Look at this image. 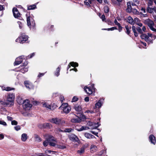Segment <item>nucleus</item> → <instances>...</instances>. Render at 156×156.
<instances>
[{
	"label": "nucleus",
	"instance_id": "1",
	"mask_svg": "<svg viewBox=\"0 0 156 156\" xmlns=\"http://www.w3.org/2000/svg\"><path fill=\"white\" fill-rule=\"evenodd\" d=\"M87 125L90 127V128L84 126H81L80 128H78L77 126H76L75 129L78 131H80L83 130H87L89 129H93L98 127L100 125L98 122L95 123L94 122H91L89 121L87 123Z\"/></svg>",
	"mask_w": 156,
	"mask_h": 156
},
{
	"label": "nucleus",
	"instance_id": "2",
	"mask_svg": "<svg viewBox=\"0 0 156 156\" xmlns=\"http://www.w3.org/2000/svg\"><path fill=\"white\" fill-rule=\"evenodd\" d=\"M140 37L142 39H144L148 44H152L153 41L156 38V35L149 33H148L147 35L142 34Z\"/></svg>",
	"mask_w": 156,
	"mask_h": 156
},
{
	"label": "nucleus",
	"instance_id": "3",
	"mask_svg": "<svg viewBox=\"0 0 156 156\" xmlns=\"http://www.w3.org/2000/svg\"><path fill=\"white\" fill-rule=\"evenodd\" d=\"M15 98V95L13 93H9L7 98V100L5 103L9 106H10L13 105V101Z\"/></svg>",
	"mask_w": 156,
	"mask_h": 156
},
{
	"label": "nucleus",
	"instance_id": "4",
	"mask_svg": "<svg viewBox=\"0 0 156 156\" xmlns=\"http://www.w3.org/2000/svg\"><path fill=\"white\" fill-rule=\"evenodd\" d=\"M26 16H27V24L30 28H32L33 29H35V23L33 18L30 16H28L26 14Z\"/></svg>",
	"mask_w": 156,
	"mask_h": 156
},
{
	"label": "nucleus",
	"instance_id": "5",
	"mask_svg": "<svg viewBox=\"0 0 156 156\" xmlns=\"http://www.w3.org/2000/svg\"><path fill=\"white\" fill-rule=\"evenodd\" d=\"M28 36L26 35L25 34H22L16 40V41L23 44L28 40Z\"/></svg>",
	"mask_w": 156,
	"mask_h": 156
},
{
	"label": "nucleus",
	"instance_id": "6",
	"mask_svg": "<svg viewBox=\"0 0 156 156\" xmlns=\"http://www.w3.org/2000/svg\"><path fill=\"white\" fill-rule=\"evenodd\" d=\"M59 109H62L63 111L66 113H68L71 110V108L68 106L67 103H63L59 107Z\"/></svg>",
	"mask_w": 156,
	"mask_h": 156
},
{
	"label": "nucleus",
	"instance_id": "7",
	"mask_svg": "<svg viewBox=\"0 0 156 156\" xmlns=\"http://www.w3.org/2000/svg\"><path fill=\"white\" fill-rule=\"evenodd\" d=\"M144 23L148 26L151 30L154 32H156V29L153 27L154 24L153 21L148 19L144 21Z\"/></svg>",
	"mask_w": 156,
	"mask_h": 156
},
{
	"label": "nucleus",
	"instance_id": "8",
	"mask_svg": "<svg viewBox=\"0 0 156 156\" xmlns=\"http://www.w3.org/2000/svg\"><path fill=\"white\" fill-rule=\"evenodd\" d=\"M32 105L29 103V101L27 99L23 101V109L26 111L29 110Z\"/></svg>",
	"mask_w": 156,
	"mask_h": 156
},
{
	"label": "nucleus",
	"instance_id": "9",
	"mask_svg": "<svg viewBox=\"0 0 156 156\" xmlns=\"http://www.w3.org/2000/svg\"><path fill=\"white\" fill-rule=\"evenodd\" d=\"M74 108L77 112L76 114H77L78 115L79 114L80 117H82L83 119L85 118V116L82 114V108L81 106L78 105H76L74 107Z\"/></svg>",
	"mask_w": 156,
	"mask_h": 156
},
{
	"label": "nucleus",
	"instance_id": "10",
	"mask_svg": "<svg viewBox=\"0 0 156 156\" xmlns=\"http://www.w3.org/2000/svg\"><path fill=\"white\" fill-rule=\"evenodd\" d=\"M12 12L14 17L15 18L21 19L20 14L18 12L17 9L16 8H14L12 9Z\"/></svg>",
	"mask_w": 156,
	"mask_h": 156
},
{
	"label": "nucleus",
	"instance_id": "11",
	"mask_svg": "<svg viewBox=\"0 0 156 156\" xmlns=\"http://www.w3.org/2000/svg\"><path fill=\"white\" fill-rule=\"evenodd\" d=\"M28 63L26 61H25L23 64V65L22 66H21V67L22 66H24L23 68H22L20 69L17 71V72H20L22 73H25L27 72L28 71V68L27 67H25V66H27V65Z\"/></svg>",
	"mask_w": 156,
	"mask_h": 156
},
{
	"label": "nucleus",
	"instance_id": "12",
	"mask_svg": "<svg viewBox=\"0 0 156 156\" xmlns=\"http://www.w3.org/2000/svg\"><path fill=\"white\" fill-rule=\"evenodd\" d=\"M104 99H99L98 102L95 104V106L94 107V109H99L101 107L103 103Z\"/></svg>",
	"mask_w": 156,
	"mask_h": 156
},
{
	"label": "nucleus",
	"instance_id": "13",
	"mask_svg": "<svg viewBox=\"0 0 156 156\" xmlns=\"http://www.w3.org/2000/svg\"><path fill=\"white\" fill-rule=\"evenodd\" d=\"M23 59H24V56L23 55L17 58L14 63V65H18L20 64L23 61Z\"/></svg>",
	"mask_w": 156,
	"mask_h": 156
},
{
	"label": "nucleus",
	"instance_id": "14",
	"mask_svg": "<svg viewBox=\"0 0 156 156\" xmlns=\"http://www.w3.org/2000/svg\"><path fill=\"white\" fill-rule=\"evenodd\" d=\"M26 87L29 89H33L34 86L32 83L28 81H25L24 82Z\"/></svg>",
	"mask_w": 156,
	"mask_h": 156
},
{
	"label": "nucleus",
	"instance_id": "15",
	"mask_svg": "<svg viewBox=\"0 0 156 156\" xmlns=\"http://www.w3.org/2000/svg\"><path fill=\"white\" fill-rule=\"evenodd\" d=\"M49 121L51 123L57 125H59L61 122V119L58 118H52L50 119Z\"/></svg>",
	"mask_w": 156,
	"mask_h": 156
},
{
	"label": "nucleus",
	"instance_id": "16",
	"mask_svg": "<svg viewBox=\"0 0 156 156\" xmlns=\"http://www.w3.org/2000/svg\"><path fill=\"white\" fill-rule=\"evenodd\" d=\"M70 140L74 142H78L79 139L77 136L74 134H71L69 136Z\"/></svg>",
	"mask_w": 156,
	"mask_h": 156
},
{
	"label": "nucleus",
	"instance_id": "17",
	"mask_svg": "<svg viewBox=\"0 0 156 156\" xmlns=\"http://www.w3.org/2000/svg\"><path fill=\"white\" fill-rule=\"evenodd\" d=\"M80 115H77L76 118H73L71 119V122L73 123H79L81 122V119Z\"/></svg>",
	"mask_w": 156,
	"mask_h": 156
},
{
	"label": "nucleus",
	"instance_id": "18",
	"mask_svg": "<svg viewBox=\"0 0 156 156\" xmlns=\"http://www.w3.org/2000/svg\"><path fill=\"white\" fill-rule=\"evenodd\" d=\"M41 103L42 104L43 106L44 107L48 109H51V105L47 102L45 101H42L41 102Z\"/></svg>",
	"mask_w": 156,
	"mask_h": 156
},
{
	"label": "nucleus",
	"instance_id": "19",
	"mask_svg": "<svg viewBox=\"0 0 156 156\" xmlns=\"http://www.w3.org/2000/svg\"><path fill=\"white\" fill-rule=\"evenodd\" d=\"M44 137L45 138H46L47 139V140H48L49 142L55 141V138L51 135L48 134L45 135L44 136Z\"/></svg>",
	"mask_w": 156,
	"mask_h": 156
},
{
	"label": "nucleus",
	"instance_id": "20",
	"mask_svg": "<svg viewBox=\"0 0 156 156\" xmlns=\"http://www.w3.org/2000/svg\"><path fill=\"white\" fill-rule=\"evenodd\" d=\"M84 90L85 91L87 94H91L93 93V90L89 87H84Z\"/></svg>",
	"mask_w": 156,
	"mask_h": 156
},
{
	"label": "nucleus",
	"instance_id": "21",
	"mask_svg": "<svg viewBox=\"0 0 156 156\" xmlns=\"http://www.w3.org/2000/svg\"><path fill=\"white\" fill-rule=\"evenodd\" d=\"M149 140L151 143L154 144L156 143V140L155 137L153 135H151L149 136Z\"/></svg>",
	"mask_w": 156,
	"mask_h": 156
},
{
	"label": "nucleus",
	"instance_id": "22",
	"mask_svg": "<svg viewBox=\"0 0 156 156\" xmlns=\"http://www.w3.org/2000/svg\"><path fill=\"white\" fill-rule=\"evenodd\" d=\"M72 66L73 67H77L78 66V64L77 63L73 62H70L68 66L67 70Z\"/></svg>",
	"mask_w": 156,
	"mask_h": 156
},
{
	"label": "nucleus",
	"instance_id": "23",
	"mask_svg": "<svg viewBox=\"0 0 156 156\" xmlns=\"http://www.w3.org/2000/svg\"><path fill=\"white\" fill-rule=\"evenodd\" d=\"M61 69V66H59L56 69V71L54 72V75L55 76H58L59 75Z\"/></svg>",
	"mask_w": 156,
	"mask_h": 156
},
{
	"label": "nucleus",
	"instance_id": "24",
	"mask_svg": "<svg viewBox=\"0 0 156 156\" xmlns=\"http://www.w3.org/2000/svg\"><path fill=\"white\" fill-rule=\"evenodd\" d=\"M37 3L32 5L27 6V9L28 10H33L37 8L36 5Z\"/></svg>",
	"mask_w": 156,
	"mask_h": 156
},
{
	"label": "nucleus",
	"instance_id": "25",
	"mask_svg": "<svg viewBox=\"0 0 156 156\" xmlns=\"http://www.w3.org/2000/svg\"><path fill=\"white\" fill-rule=\"evenodd\" d=\"M2 90H6L7 91H9L12 90H14L15 88L13 87H2Z\"/></svg>",
	"mask_w": 156,
	"mask_h": 156
},
{
	"label": "nucleus",
	"instance_id": "26",
	"mask_svg": "<svg viewBox=\"0 0 156 156\" xmlns=\"http://www.w3.org/2000/svg\"><path fill=\"white\" fill-rule=\"evenodd\" d=\"M127 21L128 23H129L130 24L133 25L135 23V22L133 20L132 18L130 16H129L127 18Z\"/></svg>",
	"mask_w": 156,
	"mask_h": 156
},
{
	"label": "nucleus",
	"instance_id": "27",
	"mask_svg": "<svg viewBox=\"0 0 156 156\" xmlns=\"http://www.w3.org/2000/svg\"><path fill=\"white\" fill-rule=\"evenodd\" d=\"M97 147L94 145H92L91 146L90 148V151L91 153H94V152L97 151Z\"/></svg>",
	"mask_w": 156,
	"mask_h": 156
},
{
	"label": "nucleus",
	"instance_id": "28",
	"mask_svg": "<svg viewBox=\"0 0 156 156\" xmlns=\"http://www.w3.org/2000/svg\"><path fill=\"white\" fill-rule=\"evenodd\" d=\"M84 136L85 137L88 139H93L95 138V136L94 135L88 133H85Z\"/></svg>",
	"mask_w": 156,
	"mask_h": 156
},
{
	"label": "nucleus",
	"instance_id": "29",
	"mask_svg": "<svg viewBox=\"0 0 156 156\" xmlns=\"http://www.w3.org/2000/svg\"><path fill=\"white\" fill-rule=\"evenodd\" d=\"M27 138V135L26 133H23L21 136V140L23 141H25Z\"/></svg>",
	"mask_w": 156,
	"mask_h": 156
},
{
	"label": "nucleus",
	"instance_id": "30",
	"mask_svg": "<svg viewBox=\"0 0 156 156\" xmlns=\"http://www.w3.org/2000/svg\"><path fill=\"white\" fill-rule=\"evenodd\" d=\"M132 29L133 30V31L134 36L135 37H137L138 36V34L136 31V27L134 26H132Z\"/></svg>",
	"mask_w": 156,
	"mask_h": 156
},
{
	"label": "nucleus",
	"instance_id": "31",
	"mask_svg": "<svg viewBox=\"0 0 156 156\" xmlns=\"http://www.w3.org/2000/svg\"><path fill=\"white\" fill-rule=\"evenodd\" d=\"M125 27L126 29V33L128 34L129 35L130 33V30L131 29V27L130 26H129L128 25H126Z\"/></svg>",
	"mask_w": 156,
	"mask_h": 156
},
{
	"label": "nucleus",
	"instance_id": "32",
	"mask_svg": "<svg viewBox=\"0 0 156 156\" xmlns=\"http://www.w3.org/2000/svg\"><path fill=\"white\" fill-rule=\"evenodd\" d=\"M85 147H81L80 149L77 152L78 154H81L83 153L85 151Z\"/></svg>",
	"mask_w": 156,
	"mask_h": 156
},
{
	"label": "nucleus",
	"instance_id": "33",
	"mask_svg": "<svg viewBox=\"0 0 156 156\" xmlns=\"http://www.w3.org/2000/svg\"><path fill=\"white\" fill-rule=\"evenodd\" d=\"M17 101L18 103L21 104L23 103V101L21 97L19 96L18 97Z\"/></svg>",
	"mask_w": 156,
	"mask_h": 156
},
{
	"label": "nucleus",
	"instance_id": "34",
	"mask_svg": "<svg viewBox=\"0 0 156 156\" xmlns=\"http://www.w3.org/2000/svg\"><path fill=\"white\" fill-rule=\"evenodd\" d=\"M44 127L45 128H50L51 127V125L49 123H46L43 124Z\"/></svg>",
	"mask_w": 156,
	"mask_h": 156
},
{
	"label": "nucleus",
	"instance_id": "35",
	"mask_svg": "<svg viewBox=\"0 0 156 156\" xmlns=\"http://www.w3.org/2000/svg\"><path fill=\"white\" fill-rule=\"evenodd\" d=\"M35 137L36 141L37 142H39L41 141V139L40 137L38 135H35Z\"/></svg>",
	"mask_w": 156,
	"mask_h": 156
},
{
	"label": "nucleus",
	"instance_id": "36",
	"mask_svg": "<svg viewBox=\"0 0 156 156\" xmlns=\"http://www.w3.org/2000/svg\"><path fill=\"white\" fill-rule=\"evenodd\" d=\"M46 140L43 142V145L45 147L47 146L49 143V141L48 140H47V139L46 138Z\"/></svg>",
	"mask_w": 156,
	"mask_h": 156
},
{
	"label": "nucleus",
	"instance_id": "37",
	"mask_svg": "<svg viewBox=\"0 0 156 156\" xmlns=\"http://www.w3.org/2000/svg\"><path fill=\"white\" fill-rule=\"evenodd\" d=\"M52 152L54 153L55 152V151H52L51 150H46L45 151V154L48 156H49V155L48 154H50Z\"/></svg>",
	"mask_w": 156,
	"mask_h": 156
},
{
	"label": "nucleus",
	"instance_id": "38",
	"mask_svg": "<svg viewBox=\"0 0 156 156\" xmlns=\"http://www.w3.org/2000/svg\"><path fill=\"white\" fill-rule=\"evenodd\" d=\"M56 132L57 133H58L59 132H64V130L60 128H57L55 129Z\"/></svg>",
	"mask_w": 156,
	"mask_h": 156
},
{
	"label": "nucleus",
	"instance_id": "39",
	"mask_svg": "<svg viewBox=\"0 0 156 156\" xmlns=\"http://www.w3.org/2000/svg\"><path fill=\"white\" fill-rule=\"evenodd\" d=\"M64 130V132L69 133L71 132L72 129L71 128H66Z\"/></svg>",
	"mask_w": 156,
	"mask_h": 156
},
{
	"label": "nucleus",
	"instance_id": "40",
	"mask_svg": "<svg viewBox=\"0 0 156 156\" xmlns=\"http://www.w3.org/2000/svg\"><path fill=\"white\" fill-rule=\"evenodd\" d=\"M104 10L105 13H107L109 12V9L108 6H105L104 7Z\"/></svg>",
	"mask_w": 156,
	"mask_h": 156
},
{
	"label": "nucleus",
	"instance_id": "41",
	"mask_svg": "<svg viewBox=\"0 0 156 156\" xmlns=\"http://www.w3.org/2000/svg\"><path fill=\"white\" fill-rule=\"evenodd\" d=\"M106 153V150H103L100 151L98 154V156H101L104 153Z\"/></svg>",
	"mask_w": 156,
	"mask_h": 156
},
{
	"label": "nucleus",
	"instance_id": "42",
	"mask_svg": "<svg viewBox=\"0 0 156 156\" xmlns=\"http://www.w3.org/2000/svg\"><path fill=\"white\" fill-rule=\"evenodd\" d=\"M132 11L135 14H139V12H138L137 10L136 9H133V10H132Z\"/></svg>",
	"mask_w": 156,
	"mask_h": 156
},
{
	"label": "nucleus",
	"instance_id": "43",
	"mask_svg": "<svg viewBox=\"0 0 156 156\" xmlns=\"http://www.w3.org/2000/svg\"><path fill=\"white\" fill-rule=\"evenodd\" d=\"M136 29L137 30V31L140 34H143L142 30L140 28L138 27L137 28H136Z\"/></svg>",
	"mask_w": 156,
	"mask_h": 156
},
{
	"label": "nucleus",
	"instance_id": "44",
	"mask_svg": "<svg viewBox=\"0 0 156 156\" xmlns=\"http://www.w3.org/2000/svg\"><path fill=\"white\" fill-rule=\"evenodd\" d=\"M78 100V98L77 97L74 96L73 98L72 99V102H74L77 101Z\"/></svg>",
	"mask_w": 156,
	"mask_h": 156
},
{
	"label": "nucleus",
	"instance_id": "45",
	"mask_svg": "<svg viewBox=\"0 0 156 156\" xmlns=\"http://www.w3.org/2000/svg\"><path fill=\"white\" fill-rule=\"evenodd\" d=\"M0 124L3 125L5 126H7L6 122L3 120H0Z\"/></svg>",
	"mask_w": 156,
	"mask_h": 156
},
{
	"label": "nucleus",
	"instance_id": "46",
	"mask_svg": "<svg viewBox=\"0 0 156 156\" xmlns=\"http://www.w3.org/2000/svg\"><path fill=\"white\" fill-rule=\"evenodd\" d=\"M35 54L34 53H32L30 54L27 57V58H32L34 56Z\"/></svg>",
	"mask_w": 156,
	"mask_h": 156
},
{
	"label": "nucleus",
	"instance_id": "47",
	"mask_svg": "<svg viewBox=\"0 0 156 156\" xmlns=\"http://www.w3.org/2000/svg\"><path fill=\"white\" fill-rule=\"evenodd\" d=\"M117 28L116 27H112L111 28H108V31H110V30H111V31H112V30H117Z\"/></svg>",
	"mask_w": 156,
	"mask_h": 156
},
{
	"label": "nucleus",
	"instance_id": "48",
	"mask_svg": "<svg viewBox=\"0 0 156 156\" xmlns=\"http://www.w3.org/2000/svg\"><path fill=\"white\" fill-rule=\"evenodd\" d=\"M147 10L148 12L150 13H152L153 12V9L148 7Z\"/></svg>",
	"mask_w": 156,
	"mask_h": 156
},
{
	"label": "nucleus",
	"instance_id": "49",
	"mask_svg": "<svg viewBox=\"0 0 156 156\" xmlns=\"http://www.w3.org/2000/svg\"><path fill=\"white\" fill-rule=\"evenodd\" d=\"M153 1L154 3L156 5V0H149L148 4L151 5L153 3Z\"/></svg>",
	"mask_w": 156,
	"mask_h": 156
},
{
	"label": "nucleus",
	"instance_id": "50",
	"mask_svg": "<svg viewBox=\"0 0 156 156\" xmlns=\"http://www.w3.org/2000/svg\"><path fill=\"white\" fill-rule=\"evenodd\" d=\"M17 122L16 120L12 121L11 122V124L13 125H16L17 124Z\"/></svg>",
	"mask_w": 156,
	"mask_h": 156
},
{
	"label": "nucleus",
	"instance_id": "51",
	"mask_svg": "<svg viewBox=\"0 0 156 156\" xmlns=\"http://www.w3.org/2000/svg\"><path fill=\"white\" fill-rule=\"evenodd\" d=\"M17 23L19 25V28L20 29H21L23 27V24L20 21H18L17 22Z\"/></svg>",
	"mask_w": 156,
	"mask_h": 156
},
{
	"label": "nucleus",
	"instance_id": "52",
	"mask_svg": "<svg viewBox=\"0 0 156 156\" xmlns=\"http://www.w3.org/2000/svg\"><path fill=\"white\" fill-rule=\"evenodd\" d=\"M114 23H115V25H117V26H118V27L121 25L120 24L117 22L116 19L115 20Z\"/></svg>",
	"mask_w": 156,
	"mask_h": 156
},
{
	"label": "nucleus",
	"instance_id": "53",
	"mask_svg": "<svg viewBox=\"0 0 156 156\" xmlns=\"http://www.w3.org/2000/svg\"><path fill=\"white\" fill-rule=\"evenodd\" d=\"M15 129L17 131H18L20 129V126H17L14 127Z\"/></svg>",
	"mask_w": 156,
	"mask_h": 156
},
{
	"label": "nucleus",
	"instance_id": "54",
	"mask_svg": "<svg viewBox=\"0 0 156 156\" xmlns=\"http://www.w3.org/2000/svg\"><path fill=\"white\" fill-rule=\"evenodd\" d=\"M58 147L59 148H61V149H65V148H66V146H64V145H59L58 146Z\"/></svg>",
	"mask_w": 156,
	"mask_h": 156
},
{
	"label": "nucleus",
	"instance_id": "55",
	"mask_svg": "<svg viewBox=\"0 0 156 156\" xmlns=\"http://www.w3.org/2000/svg\"><path fill=\"white\" fill-rule=\"evenodd\" d=\"M44 74V73H39L38 76L37 77L38 78H40L42 76H43Z\"/></svg>",
	"mask_w": 156,
	"mask_h": 156
},
{
	"label": "nucleus",
	"instance_id": "56",
	"mask_svg": "<svg viewBox=\"0 0 156 156\" xmlns=\"http://www.w3.org/2000/svg\"><path fill=\"white\" fill-rule=\"evenodd\" d=\"M102 19L103 21H104L105 20V16L104 15H102L100 17Z\"/></svg>",
	"mask_w": 156,
	"mask_h": 156
},
{
	"label": "nucleus",
	"instance_id": "57",
	"mask_svg": "<svg viewBox=\"0 0 156 156\" xmlns=\"http://www.w3.org/2000/svg\"><path fill=\"white\" fill-rule=\"evenodd\" d=\"M49 145L51 146H55V143L52 142L51 141L49 142Z\"/></svg>",
	"mask_w": 156,
	"mask_h": 156
},
{
	"label": "nucleus",
	"instance_id": "58",
	"mask_svg": "<svg viewBox=\"0 0 156 156\" xmlns=\"http://www.w3.org/2000/svg\"><path fill=\"white\" fill-rule=\"evenodd\" d=\"M133 2L137 5L140 3L137 0H133Z\"/></svg>",
	"mask_w": 156,
	"mask_h": 156
},
{
	"label": "nucleus",
	"instance_id": "59",
	"mask_svg": "<svg viewBox=\"0 0 156 156\" xmlns=\"http://www.w3.org/2000/svg\"><path fill=\"white\" fill-rule=\"evenodd\" d=\"M122 27L121 25L118 26V30L119 32H121L122 30Z\"/></svg>",
	"mask_w": 156,
	"mask_h": 156
},
{
	"label": "nucleus",
	"instance_id": "60",
	"mask_svg": "<svg viewBox=\"0 0 156 156\" xmlns=\"http://www.w3.org/2000/svg\"><path fill=\"white\" fill-rule=\"evenodd\" d=\"M91 90H92L93 91H95V88L94 87V84H92L91 85Z\"/></svg>",
	"mask_w": 156,
	"mask_h": 156
},
{
	"label": "nucleus",
	"instance_id": "61",
	"mask_svg": "<svg viewBox=\"0 0 156 156\" xmlns=\"http://www.w3.org/2000/svg\"><path fill=\"white\" fill-rule=\"evenodd\" d=\"M92 134H94V135L96 136H97L98 137V133L97 132L91 131L90 132Z\"/></svg>",
	"mask_w": 156,
	"mask_h": 156
},
{
	"label": "nucleus",
	"instance_id": "62",
	"mask_svg": "<svg viewBox=\"0 0 156 156\" xmlns=\"http://www.w3.org/2000/svg\"><path fill=\"white\" fill-rule=\"evenodd\" d=\"M60 99L61 102H62L64 99V97L62 96H61L60 97Z\"/></svg>",
	"mask_w": 156,
	"mask_h": 156
},
{
	"label": "nucleus",
	"instance_id": "63",
	"mask_svg": "<svg viewBox=\"0 0 156 156\" xmlns=\"http://www.w3.org/2000/svg\"><path fill=\"white\" fill-rule=\"evenodd\" d=\"M141 10L142 12H141V13H145L146 12L145 9L144 8H142Z\"/></svg>",
	"mask_w": 156,
	"mask_h": 156
},
{
	"label": "nucleus",
	"instance_id": "64",
	"mask_svg": "<svg viewBox=\"0 0 156 156\" xmlns=\"http://www.w3.org/2000/svg\"><path fill=\"white\" fill-rule=\"evenodd\" d=\"M7 119L8 120L12 121L13 119L11 117H10V116H7Z\"/></svg>",
	"mask_w": 156,
	"mask_h": 156
}]
</instances>
